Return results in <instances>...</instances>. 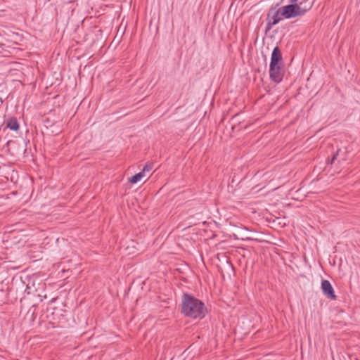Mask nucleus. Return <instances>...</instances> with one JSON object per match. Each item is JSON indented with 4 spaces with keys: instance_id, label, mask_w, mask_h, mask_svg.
<instances>
[{
    "instance_id": "f257e3e1",
    "label": "nucleus",
    "mask_w": 360,
    "mask_h": 360,
    "mask_svg": "<svg viewBox=\"0 0 360 360\" xmlns=\"http://www.w3.org/2000/svg\"><path fill=\"white\" fill-rule=\"evenodd\" d=\"M181 312L191 319H203L207 312L205 304L194 296L184 293L181 300Z\"/></svg>"
},
{
    "instance_id": "f03ea898",
    "label": "nucleus",
    "mask_w": 360,
    "mask_h": 360,
    "mask_svg": "<svg viewBox=\"0 0 360 360\" xmlns=\"http://www.w3.org/2000/svg\"><path fill=\"white\" fill-rule=\"evenodd\" d=\"M311 6L309 7V9ZM281 11V15L287 19L295 18L296 16H301L304 15L308 10V8H302L300 5L292 4L282 6L280 8Z\"/></svg>"
},
{
    "instance_id": "7ed1b4c3",
    "label": "nucleus",
    "mask_w": 360,
    "mask_h": 360,
    "mask_svg": "<svg viewBox=\"0 0 360 360\" xmlns=\"http://www.w3.org/2000/svg\"><path fill=\"white\" fill-rule=\"evenodd\" d=\"M283 17L280 8L276 11H271L266 18V30H270L273 26L278 23L283 19Z\"/></svg>"
},
{
    "instance_id": "20e7f679",
    "label": "nucleus",
    "mask_w": 360,
    "mask_h": 360,
    "mask_svg": "<svg viewBox=\"0 0 360 360\" xmlns=\"http://www.w3.org/2000/svg\"><path fill=\"white\" fill-rule=\"evenodd\" d=\"M281 65H269V77L270 79L276 84L280 83L283 79V74L281 72Z\"/></svg>"
},
{
    "instance_id": "39448f33",
    "label": "nucleus",
    "mask_w": 360,
    "mask_h": 360,
    "mask_svg": "<svg viewBox=\"0 0 360 360\" xmlns=\"http://www.w3.org/2000/svg\"><path fill=\"white\" fill-rule=\"evenodd\" d=\"M321 290L326 297L331 300H336L337 297L335 294L334 289L328 280H323L321 281Z\"/></svg>"
},
{
    "instance_id": "423d86ee",
    "label": "nucleus",
    "mask_w": 360,
    "mask_h": 360,
    "mask_svg": "<svg viewBox=\"0 0 360 360\" xmlns=\"http://www.w3.org/2000/svg\"><path fill=\"white\" fill-rule=\"evenodd\" d=\"M283 58L278 46L274 47L271 53L270 65L274 68V65H282Z\"/></svg>"
},
{
    "instance_id": "0eeeda50",
    "label": "nucleus",
    "mask_w": 360,
    "mask_h": 360,
    "mask_svg": "<svg viewBox=\"0 0 360 360\" xmlns=\"http://www.w3.org/2000/svg\"><path fill=\"white\" fill-rule=\"evenodd\" d=\"M6 127L12 131H18L20 128V124L18 120L15 117H11L8 118L6 122Z\"/></svg>"
},
{
    "instance_id": "6e6552de",
    "label": "nucleus",
    "mask_w": 360,
    "mask_h": 360,
    "mask_svg": "<svg viewBox=\"0 0 360 360\" xmlns=\"http://www.w3.org/2000/svg\"><path fill=\"white\" fill-rule=\"evenodd\" d=\"M144 174H143V172H140L137 174H136L135 175H134L133 176H131V178L129 179V182L134 184H136L138 183L139 181H141V179L144 177Z\"/></svg>"
},
{
    "instance_id": "1a4fd4ad",
    "label": "nucleus",
    "mask_w": 360,
    "mask_h": 360,
    "mask_svg": "<svg viewBox=\"0 0 360 360\" xmlns=\"http://www.w3.org/2000/svg\"><path fill=\"white\" fill-rule=\"evenodd\" d=\"M153 169V165L151 164H146L141 172H143V174L145 175V172H148Z\"/></svg>"
},
{
    "instance_id": "9d476101",
    "label": "nucleus",
    "mask_w": 360,
    "mask_h": 360,
    "mask_svg": "<svg viewBox=\"0 0 360 360\" xmlns=\"http://www.w3.org/2000/svg\"><path fill=\"white\" fill-rule=\"evenodd\" d=\"M337 156H338V153H336L335 155H333V157L332 158V159L328 161V162L330 164H333L335 161V160L337 158Z\"/></svg>"
},
{
    "instance_id": "9b49d317",
    "label": "nucleus",
    "mask_w": 360,
    "mask_h": 360,
    "mask_svg": "<svg viewBox=\"0 0 360 360\" xmlns=\"http://www.w3.org/2000/svg\"><path fill=\"white\" fill-rule=\"evenodd\" d=\"M241 240H246V241H249V240H252L253 239L250 237H245V238H241Z\"/></svg>"
},
{
    "instance_id": "f8f14e48",
    "label": "nucleus",
    "mask_w": 360,
    "mask_h": 360,
    "mask_svg": "<svg viewBox=\"0 0 360 360\" xmlns=\"http://www.w3.org/2000/svg\"><path fill=\"white\" fill-rule=\"evenodd\" d=\"M298 0H290V3L295 4L297 2Z\"/></svg>"
}]
</instances>
